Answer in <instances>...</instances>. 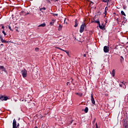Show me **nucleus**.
Masks as SVG:
<instances>
[{
  "label": "nucleus",
  "instance_id": "obj_1",
  "mask_svg": "<svg viewBox=\"0 0 128 128\" xmlns=\"http://www.w3.org/2000/svg\"><path fill=\"white\" fill-rule=\"evenodd\" d=\"M22 74L23 78H26V76H28V71L24 69V70H22Z\"/></svg>",
  "mask_w": 128,
  "mask_h": 128
},
{
  "label": "nucleus",
  "instance_id": "obj_2",
  "mask_svg": "<svg viewBox=\"0 0 128 128\" xmlns=\"http://www.w3.org/2000/svg\"><path fill=\"white\" fill-rule=\"evenodd\" d=\"M86 26V24H82L80 26V34L84 32V27Z\"/></svg>",
  "mask_w": 128,
  "mask_h": 128
},
{
  "label": "nucleus",
  "instance_id": "obj_3",
  "mask_svg": "<svg viewBox=\"0 0 128 128\" xmlns=\"http://www.w3.org/2000/svg\"><path fill=\"white\" fill-rule=\"evenodd\" d=\"M4 72H6V68H4V66H0V74H4Z\"/></svg>",
  "mask_w": 128,
  "mask_h": 128
},
{
  "label": "nucleus",
  "instance_id": "obj_4",
  "mask_svg": "<svg viewBox=\"0 0 128 128\" xmlns=\"http://www.w3.org/2000/svg\"><path fill=\"white\" fill-rule=\"evenodd\" d=\"M104 52H110V47L108 46H104Z\"/></svg>",
  "mask_w": 128,
  "mask_h": 128
},
{
  "label": "nucleus",
  "instance_id": "obj_5",
  "mask_svg": "<svg viewBox=\"0 0 128 128\" xmlns=\"http://www.w3.org/2000/svg\"><path fill=\"white\" fill-rule=\"evenodd\" d=\"M0 100H1L4 101V100H8V96H0Z\"/></svg>",
  "mask_w": 128,
  "mask_h": 128
},
{
  "label": "nucleus",
  "instance_id": "obj_6",
  "mask_svg": "<svg viewBox=\"0 0 128 128\" xmlns=\"http://www.w3.org/2000/svg\"><path fill=\"white\" fill-rule=\"evenodd\" d=\"M91 102H92V104H95L96 101H94V98L92 94H91Z\"/></svg>",
  "mask_w": 128,
  "mask_h": 128
},
{
  "label": "nucleus",
  "instance_id": "obj_7",
  "mask_svg": "<svg viewBox=\"0 0 128 128\" xmlns=\"http://www.w3.org/2000/svg\"><path fill=\"white\" fill-rule=\"evenodd\" d=\"M0 42H4L5 44L8 42H6V40H4V39L2 38V35H0Z\"/></svg>",
  "mask_w": 128,
  "mask_h": 128
},
{
  "label": "nucleus",
  "instance_id": "obj_8",
  "mask_svg": "<svg viewBox=\"0 0 128 128\" xmlns=\"http://www.w3.org/2000/svg\"><path fill=\"white\" fill-rule=\"evenodd\" d=\"M75 24L74 25V28H77L78 26V20H75L74 21Z\"/></svg>",
  "mask_w": 128,
  "mask_h": 128
},
{
  "label": "nucleus",
  "instance_id": "obj_9",
  "mask_svg": "<svg viewBox=\"0 0 128 128\" xmlns=\"http://www.w3.org/2000/svg\"><path fill=\"white\" fill-rule=\"evenodd\" d=\"M12 126H16V120L14 119L12 122Z\"/></svg>",
  "mask_w": 128,
  "mask_h": 128
},
{
  "label": "nucleus",
  "instance_id": "obj_10",
  "mask_svg": "<svg viewBox=\"0 0 128 128\" xmlns=\"http://www.w3.org/2000/svg\"><path fill=\"white\" fill-rule=\"evenodd\" d=\"M120 62L121 64H122L124 62V57L122 56H120Z\"/></svg>",
  "mask_w": 128,
  "mask_h": 128
},
{
  "label": "nucleus",
  "instance_id": "obj_11",
  "mask_svg": "<svg viewBox=\"0 0 128 128\" xmlns=\"http://www.w3.org/2000/svg\"><path fill=\"white\" fill-rule=\"evenodd\" d=\"M95 22L96 24H98V26L100 24V19H97L96 20H95L94 22Z\"/></svg>",
  "mask_w": 128,
  "mask_h": 128
},
{
  "label": "nucleus",
  "instance_id": "obj_12",
  "mask_svg": "<svg viewBox=\"0 0 128 128\" xmlns=\"http://www.w3.org/2000/svg\"><path fill=\"white\" fill-rule=\"evenodd\" d=\"M20 14V16H26V12L24 11H22Z\"/></svg>",
  "mask_w": 128,
  "mask_h": 128
},
{
  "label": "nucleus",
  "instance_id": "obj_13",
  "mask_svg": "<svg viewBox=\"0 0 128 128\" xmlns=\"http://www.w3.org/2000/svg\"><path fill=\"white\" fill-rule=\"evenodd\" d=\"M99 26V28H100V30H104V28L106 27V26L104 25L103 26L100 25V24Z\"/></svg>",
  "mask_w": 128,
  "mask_h": 128
},
{
  "label": "nucleus",
  "instance_id": "obj_14",
  "mask_svg": "<svg viewBox=\"0 0 128 128\" xmlns=\"http://www.w3.org/2000/svg\"><path fill=\"white\" fill-rule=\"evenodd\" d=\"M115 72H116V70H114H114H112V72H111V74H112V76L113 77L114 76H116V73H115Z\"/></svg>",
  "mask_w": 128,
  "mask_h": 128
},
{
  "label": "nucleus",
  "instance_id": "obj_15",
  "mask_svg": "<svg viewBox=\"0 0 128 128\" xmlns=\"http://www.w3.org/2000/svg\"><path fill=\"white\" fill-rule=\"evenodd\" d=\"M76 94L78 96H82V92H76Z\"/></svg>",
  "mask_w": 128,
  "mask_h": 128
},
{
  "label": "nucleus",
  "instance_id": "obj_16",
  "mask_svg": "<svg viewBox=\"0 0 128 128\" xmlns=\"http://www.w3.org/2000/svg\"><path fill=\"white\" fill-rule=\"evenodd\" d=\"M42 10H46V8L44 7V8H40V12H42Z\"/></svg>",
  "mask_w": 128,
  "mask_h": 128
},
{
  "label": "nucleus",
  "instance_id": "obj_17",
  "mask_svg": "<svg viewBox=\"0 0 128 128\" xmlns=\"http://www.w3.org/2000/svg\"><path fill=\"white\" fill-rule=\"evenodd\" d=\"M84 112L86 113L88 112V107H86L85 109L84 110Z\"/></svg>",
  "mask_w": 128,
  "mask_h": 128
},
{
  "label": "nucleus",
  "instance_id": "obj_18",
  "mask_svg": "<svg viewBox=\"0 0 128 128\" xmlns=\"http://www.w3.org/2000/svg\"><path fill=\"white\" fill-rule=\"evenodd\" d=\"M38 26H42V28H44V26H46V24L43 23V24L39 25Z\"/></svg>",
  "mask_w": 128,
  "mask_h": 128
},
{
  "label": "nucleus",
  "instance_id": "obj_19",
  "mask_svg": "<svg viewBox=\"0 0 128 128\" xmlns=\"http://www.w3.org/2000/svg\"><path fill=\"white\" fill-rule=\"evenodd\" d=\"M121 14H122V16H126V14L123 10L121 11Z\"/></svg>",
  "mask_w": 128,
  "mask_h": 128
},
{
  "label": "nucleus",
  "instance_id": "obj_20",
  "mask_svg": "<svg viewBox=\"0 0 128 128\" xmlns=\"http://www.w3.org/2000/svg\"><path fill=\"white\" fill-rule=\"evenodd\" d=\"M108 12L106 11V7L105 8L104 12V14H105V16H106V13Z\"/></svg>",
  "mask_w": 128,
  "mask_h": 128
},
{
  "label": "nucleus",
  "instance_id": "obj_21",
  "mask_svg": "<svg viewBox=\"0 0 128 128\" xmlns=\"http://www.w3.org/2000/svg\"><path fill=\"white\" fill-rule=\"evenodd\" d=\"M62 24H60L59 25L58 30H62Z\"/></svg>",
  "mask_w": 128,
  "mask_h": 128
},
{
  "label": "nucleus",
  "instance_id": "obj_22",
  "mask_svg": "<svg viewBox=\"0 0 128 128\" xmlns=\"http://www.w3.org/2000/svg\"><path fill=\"white\" fill-rule=\"evenodd\" d=\"M103 2H107V6L108 4V0H102Z\"/></svg>",
  "mask_w": 128,
  "mask_h": 128
},
{
  "label": "nucleus",
  "instance_id": "obj_23",
  "mask_svg": "<svg viewBox=\"0 0 128 128\" xmlns=\"http://www.w3.org/2000/svg\"><path fill=\"white\" fill-rule=\"evenodd\" d=\"M52 22H50V24L51 26H54V20H52Z\"/></svg>",
  "mask_w": 128,
  "mask_h": 128
},
{
  "label": "nucleus",
  "instance_id": "obj_24",
  "mask_svg": "<svg viewBox=\"0 0 128 128\" xmlns=\"http://www.w3.org/2000/svg\"><path fill=\"white\" fill-rule=\"evenodd\" d=\"M52 14H53V16H58V14H54V13H52Z\"/></svg>",
  "mask_w": 128,
  "mask_h": 128
},
{
  "label": "nucleus",
  "instance_id": "obj_25",
  "mask_svg": "<svg viewBox=\"0 0 128 128\" xmlns=\"http://www.w3.org/2000/svg\"><path fill=\"white\" fill-rule=\"evenodd\" d=\"M2 34H4V36H6V32H4V30H2Z\"/></svg>",
  "mask_w": 128,
  "mask_h": 128
},
{
  "label": "nucleus",
  "instance_id": "obj_26",
  "mask_svg": "<svg viewBox=\"0 0 128 128\" xmlns=\"http://www.w3.org/2000/svg\"><path fill=\"white\" fill-rule=\"evenodd\" d=\"M35 50L36 52H38L40 50V49L38 48H35Z\"/></svg>",
  "mask_w": 128,
  "mask_h": 128
},
{
  "label": "nucleus",
  "instance_id": "obj_27",
  "mask_svg": "<svg viewBox=\"0 0 128 128\" xmlns=\"http://www.w3.org/2000/svg\"><path fill=\"white\" fill-rule=\"evenodd\" d=\"M8 29L11 30V32H12V27L10 26H8Z\"/></svg>",
  "mask_w": 128,
  "mask_h": 128
},
{
  "label": "nucleus",
  "instance_id": "obj_28",
  "mask_svg": "<svg viewBox=\"0 0 128 128\" xmlns=\"http://www.w3.org/2000/svg\"><path fill=\"white\" fill-rule=\"evenodd\" d=\"M47 0L48 2H49L50 4V0H51V2H53L54 0Z\"/></svg>",
  "mask_w": 128,
  "mask_h": 128
},
{
  "label": "nucleus",
  "instance_id": "obj_29",
  "mask_svg": "<svg viewBox=\"0 0 128 128\" xmlns=\"http://www.w3.org/2000/svg\"><path fill=\"white\" fill-rule=\"evenodd\" d=\"M126 82H124V83H123L124 86H125V88H126Z\"/></svg>",
  "mask_w": 128,
  "mask_h": 128
},
{
  "label": "nucleus",
  "instance_id": "obj_30",
  "mask_svg": "<svg viewBox=\"0 0 128 128\" xmlns=\"http://www.w3.org/2000/svg\"><path fill=\"white\" fill-rule=\"evenodd\" d=\"M64 52H66V54H69L68 51H66V50H65Z\"/></svg>",
  "mask_w": 128,
  "mask_h": 128
},
{
  "label": "nucleus",
  "instance_id": "obj_31",
  "mask_svg": "<svg viewBox=\"0 0 128 128\" xmlns=\"http://www.w3.org/2000/svg\"><path fill=\"white\" fill-rule=\"evenodd\" d=\"M18 126H20V124H17V126L16 125V128H18Z\"/></svg>",
  "mask_w": 128,
  "mask_h": 128
},
{
  "label": "nucleus",
  "instance_id": "obj_32",
  "mask_svg": "<svg viewBox=\"0 0 128 128\" xmlns=\"http://www.w3.org/2000/svg\"><path fill=\"white\" fill-rule=\"evenodd\" d=\"M28 14H30V12L26 13L25 16H28Z\"/></svg>",
  "mask_w": 128,
  "mask_h": 128
},
{
  "label": "nucleus",
  "instance_id": "obj_33",
  "mask_svg": "<svg viewBox=\"0 0 128 128\" xmlns=\"http://www.w3.org/2000/svg\"><path fill=\"white\" fill-rule=\"evenodd\" d=\"M124 128H128V125H126V126H124Z\"/></svg>",
  "mask_w": 128,
  "mask_h": 128
},
{
  "label": "nucleus",
  "instance_id": "obj_34",
  "mask_svg": "<svg viewBox=\"0 0 128 128\" xmlns=\"http://www.w3.org/2000/svg\"><path fill=\"white\" fill-rule=\"evenodd\" d=\"M56 48H57L58 50H60V48L58 47H56Z\"/></svg>",
  "mask_w": 128,
  "mask_h": 128
},
{
  "label": "nucleus",
  "instance_id": "obj_35",
  "mask_svg": "<svg viewBox=\"0 0 128 128\" xmlns=\"http://www.w3.org/2000/svg\"><path fill=\"white\" fill-rule=\"evenodd\" d=\"M120 86L121 88H122V84H120Z\"/></svg>",
  "mask_w": 128,
  "mask_h": 128
},
{
  "label": "nucleus",
  "instance_id": "obj_36",
  "mask_svg": "<svg viewBox=\"0 0 128 128\" xmlns=\"http://www.w3.org/2000/svg\"><path fill=\"white\" fill-rule=\"evenodd\" d=\"M72 122H74V120H72L71 121H70V124H72Z\"/></svg>",
  "mask_w": 128,
  "mask_h": 128
},
{
  "label": "nucleus",
  "instance_id": "obj_37",
  "mask_svg": "<svg viewBox=\"0 0 128 128\" xmlns=\"http://www.w3.org/2000/svg\"><path fill=\"white\" fill-rule=\"evenodd\" d=\"M12 128H18V127L16 126H12Z\"/></svg>",
  "mask_w": 128,
  "mask_h": 128
},
{
  "label": "nucleus",
  "instance_id": "obj_38",
  "mask_svg": "<svg viewBox=\"0 0 128 128\" xmlns=\"http://www.w3.org/2000/svg\"><path fill=\"white\" fill-rule=\"evenodd\" d=\"M84 58H86V54H84Z\"/></svg>",
  "mask_w": 128,
  "mask_h": 128
},
{
  "label": "nucleus",
  "instance_id": "obj_39",
  "mask_svg": "<svg viewBox=\"0 0 128 128\" xmlns=\"http://www.w3.org/2000/svg\"><path fill=\"white\" fill-rule=\"evenodd\" d=\"M66 84L67 86H68V84H70V82H67Z\"/></svg>",
  "mask_w": 128,
  "mask_h": 128
},
{
  "label": "nucleus",
  "instance_id": "obj_40",
  "mask_svg": "<svg viewBox=\"0 0 128 128\" xmlns=\"http://www.w3.org/2000/svg\"><path fill=\"white\" fill-rule=\"evenodd\" d=\"M94 122H96V118H94V120L92 123H93V124H94Z\"/></svg>",
  "mask_w": 128,
  "mask_h": 128
},
{
  "label": "nucleus",
  "instance_id": "obj_41",
  "mask_svg": "<svg viewBox=\"0 0 128 128\" xmlns=\"http://www.w3.org/2000/svg\"><path fill=\"white\" fill-rule=\"evenodd\" d=\"M2 29L4 28V26H2Z\"/></svg>",
  "mask_w": 128,
  "mask_h": 128
},
{
  "label": "nucleus",
  "instance_id": "obj_42",
  "mask_svg": "<svg viewBox=\"0 0 128 128\" xmlns=\"http://www.w3.org/2000/svg\"><path fill=\"white\" fill-rule=\"evenodd\" d=\"M122 82V84H124V82Z\"/></svg>",
  "mask_w": 128,
  "mask_h": 128
},
{
  "label": "nucleus",
  "instance_id": "obj_43",
  "mask_svg": "<svg viewBox=\"0 0 128 128\" xmlns=\"http://www.w3.org/2000/svg\"><path fill=\"white\" fill-rule=\"evenodd\" d=\"M96 126H98V123H96Z\"/></svg>",
  "mask_w": 128,
  "mask_h": 128
},
{
  "label": "nucleus",
  "instance_id": "obj_44",
  "mask_svg": "<svg viewBox=\"0 0 128 128\" xmlns=\"http://www.w3.org/2000/svg\"><path fill=\"white\" fill-rule=\"evenodd\" d=\"M62 52H66V50H64L62 49Z\"/></svg>",
  "mask_w": 128,
  "mask_h": 128
},
{
  "label": "nucleus",
  "instance_id": "obj_45",
  "mask_svg": "<svg viewBox=\"0 0 128 128\" xmlns=\"http://www.w3.org/2000/svg\"><path fill=\"white\" fill-rule=\"evenodd\" d=\"M55 2H58V0H55Z\"/></svg>",
  "mask_w": 128,
  "mask_h": 128
},
{
  "label": "nucleus",
  "instance_id": "obj_46",
  "mask_svg": "<svg viewBox=\"0 0 128 128\" xmlns=\"http://www.w3.org/2000/svg\"><path fill=\"white\" fill-rule=\"evenodd\" d=\"M60 50H62V49L60 48Z\"/></svg>",
  "mask_w": 128,
  "mask_h": 128
},
{
  "label": "nucleus",
  "instance_id": "obj_47",
  "mask_svg": "<svg viewBox=\"0 0 128 128\" xmlns=\"http://www.w3.org/2000/svg\"><path fill=\"white\" fill-rule=\"evenodd\" d=\"M96 128H98V126H96Z\"/></svg>",
  "mask_w": 128,
  "mask_h": 128
},
{
  "label": "nucleus",
  "instance_id": "obj_48",
  "mask_svg": "<svg viewBox=\"0 0 128 128\" xmlns=\"http://www.w3.org/2000/svg\"><path fill=\"white\" fill-rule=\"evenodd\" d=\"M34 128H38V126H35Z\"/></svg>",
  "mask_w": 128,
  "mask_h": 128
},
{
  "label": "nucleus",
  "instance_id": "obj_49",
  "mask_svg": "<svg viewBox=\"0 0 128 128\" xmlns=\"http://www.w3.org/2000/svg\"><path fill=\"white\" fill-rule=\"evenodd\" d=\"M91 2L92 4H94V2Z\"/></svg>",
  "mask_w": 128,
  "mask_h": 128
},
{
  "label": "nucleus",
  "instance_id": "obj_50",
  "mask_svg": "<svg viewBox=\"0 0 128 128\" xmlns=\"http://www.w3.org/2000/svg\"><path fill=\"white\" fill-rule=\"evenodd\" d=\"M0 46H4V44H1Z\"/></svg>",
  "mask_w": 128,
  "mask_h": 128
},
{
  "label": "nucleus",
  "instance_id": "obj_51",
  "mask_svg": "<svg viewBox=\"0 0 128 128\" xmlns=\"http://www.w3.org/2000/svg\"><path fill=\"white\" fill-rule=\"evenodd\" d=\"M122 24H124V21H122Z\"/></svg>",
  "mask_w": 128,
  "mask_h": 128
},
{
  "label": "nucleus",
  "instance_id": "obj_52",
  "mask_svg": "<svg viewBox=\"0 0 128 128\" xmlns=\"http://www.w3.org/2000/svg\"><path fill=\"white\" fill-rule=\"evenodd\" d=\"M108 2H110V0H107Z\"/></svg>",
  "mask_w": 128,
  "mask_h": 128
},
{
  "label": "nucleus",
  "instance_id": "obj_53",
  "mask_svg": "<svg viewBox=\"0 0 128 128\" xmlns=\"http://www.w3.org/2000/svg\"><path fill=\"white\" fill-rule=\"evenodd\" d=\"M124 18H125V17H124Z\"/></svg>",
  "mask_w": 128,
  "mask_h": 128
},
{
  "label": "nucleus",
  "instance_id": "obj_54",
  "mask_svg": "<svg viewBox=\"0 0 128 128\" xmlns=\"http://www.w3.org/2000/svg\"><path fill=\"white\" fill-rule=\"evenodd\" d=\"M61 56H62V55L61 54Z\"/></svg>",
  "mask_w": 128,
  "mask_h": 128
},
{
  "label": "nucleus",
  "instance_id": "obj_55",
  "mask_svg": "<svg viewBox=\"0 0 128 128\" xmlns=\"http://www.w3.org/2000/svg\"><path fill=\"white\" fill-rule=\"evenodd\" d=\"M127 44H128V42Z\"/></svg>",
  "mask_w": 128,
  "mask_h": 128
},
{
  "label": "nucleus",
  "instance_id": "obj_56",
  "mask_svg": "<svg viewBox=\"0 0 128 128\" xmlns=\"http://www.w3.org/2000/svg\"><path fill=\"white\" fill-rule=\"evenodd\" d=\"M127 44H128V42Z\"/></svg>",
  "mask_w": 128,
  "mask_h": 128
}]
</instances>
